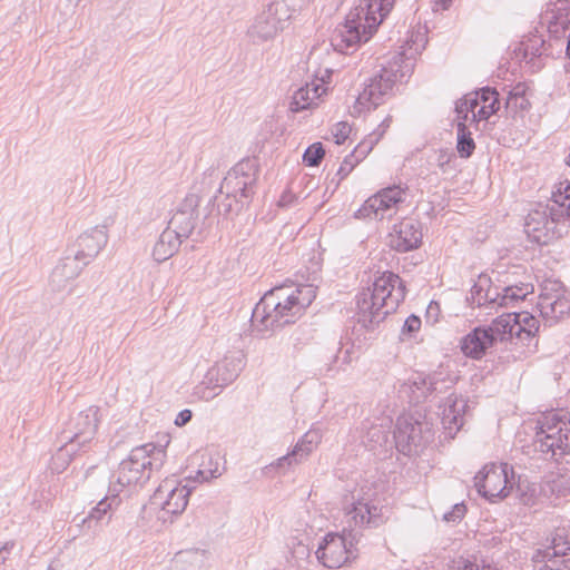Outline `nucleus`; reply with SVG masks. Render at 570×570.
I'll return each mask as SVG.
<instances>
[{
    "mask_svg": "<svg viewBox=\"0 0 570 570\" xmlns=\"http://www.w3.org/2000/svg\"><path fill=\"white\" fill-rule=\"evenodd\" d=\"M190 491L186 484L175 479L163 481L151 497V504L160 508L158 519L166 522V515L181 514L187 507Z\"/></svg>",
    "mask_w": 570,
    "mask_h": 570,
    "instance_id": "nucleus-11",
    "label": "nucleus"
},
{
    "mask_svg": "<svg viewBox=\"0 0 570 570\" xmlns=\"http://www.w3.org/2000/svg\"><path fill=\"white\" fill-rule=\"evenodd\" d=\"M459 570H499L495 566L491 564H479L476 562L471 561H464L463 567H461Z\"/></svg>",
    "mask_w": 570,
    "mask_h": 570,
    "instance_id": "nucleus-54",
    "label": "nucleus"
},
{
    "mask_svg": "<svg viewBox=\"0 0 570 570\" xmlns=\"http://www.w3.org/2000/svg\"><path fill=\"white\" fill-rule=\"evenodd\" d=\"M166 458L161 445L146 443L134 448L129 455L122 460L112 474L111 485H116L120 492L126 487L144 484L149 480L154 471H158Z\"/></svg>",
    "mask_w": 570,
    "mask_h": 570,
    "instance_id": "nucleus-4",
    "label": "nucleus"
},
{
    "mask_svg": "<svg viewBox=\"0 0 570 570\" xmlns=\"http://www.w3.org/2000/svg\"><path fill=\"white\" fill-rule=\"evenodd\" d=\"M466 512V508L463 503H456L453 505L452 510L444 513L443 520L446 522H458L460 521Z\"/></svg>",
    "mask_w": 570,
    "mask_h": 570,
    "instance_id": "nucleus-51",
    "label": "nucleus"
},
{
    "mask_svg": "<svg viewBox=\"0 0 570 570\" xmlns=\"http://www.w3.org/2000/svg\"><path fill=\"white\" fill-rule=\"evenodd\" d=\"M547 13L550 14L549 24L550 28H554V32H558L559 28H570V6L567 0H558Z\"/></svg>",
    "mask_w": 570,
    "mask_h": 570,
    "instance_id": "nucleus-36",
    "label": "nucleus"
},
{
    "mask_svg": "<svg viewBox=\"0 0 570 570\" xmlns=\"http://www.w3.org/2000/svg\"><path fill=\"white\" fill-rule=\"evenodd\" d=\"M389 433L382 425H371L363 439V443L370 450L374 451L379 446H383L387 443Z\"/></svg>",
    "mask_w": 570,
    "mask_h": 570,
    "instance_id": "nucleus-42",
    "label": "nucleus"
},
{
    "mask_svg": "<svg viewBox=\"0 0 570 570\" xmlns=\"http://www.w3.org/2000/svg\"><path fill=\"white\" fill-rule=\"evenodd\" d=\"M500 292V307H502L523 301L529 294L533 292V286L531 284L522 283L520 285L507 286Z\"/></svg>",
    "mask_w": 570,
    "mask_h": 570,
    "instance_id": "nucleus-38",
    "label": "nucleus"
},
{
    "mask_svg": "<svg viewBox=\"0 0 570 570\" xmlns=\"http://www.w3.org/2000/svg\"><path fill=\"white\" fill-rule=\"evenodd\" d=\"M217 475L212 472L210 478H216Z\"/></svg>",
    "mask_w": 570,
    "mask_h": 570,
    "instance_id": "nucleus-64",
    "label": "nucleus"
},
{
    "mask_svg": "<svg viewBox=\"0 0 570 570\" xmlns=\"http://www.w3.org/2000/svg\"><path fill=\"white\" fill-rule=\"evenodd\" d=\"M389 126L390 119H385L375 131H373L364 140H362L355 147V149L348 156L345 157L343 164L338 169V174L347 175L358 161L364 159L373 149V147L380 141Z\"/></svg>",
    "mask_w": 570,
    "mask_h": 570,
    "instance_id": "nucleus-27",
    "label": "nucleus"
},
{
    "mask_svg": "<svg viewBox=\"0 0 570 570\" xmlns=\"http://www.w3.org/2000/svg\"><path fill=\"white\" fill-rule=\"evenodd\" d=\"M184 238L166 228L158 237L153 248V257L156 262L163 263L173 257L179 249Z\"/></svg>",
    "mask_w": 570,
    "mask_h": 570,
    "instance_id": "nucleus-32",
    "label": "nucleus"
},
{
    "mask_svg": "<svg viewBox=\"0 0 570 570\" xmlns=\"http://www.w3.org/2000/svg\"><path fill=\"white\" fill-rule=\"evenodd\" d=\"M518 316V325H520V335L527 334L528 337L533 336L539 330L538 320L528 312L515 313Z\"/></svg>",
    "mask_w": 570,
    "mask_h": 570,
    "instance_id": "nucleus-44",
    "label": "nucleus"
},
{
    "mask_svg": "<svg viewBox=\"0 0 570 570\" xmlns=\"http://www.w3.org/2000/svg\"><path fill=\"white\" fill-rule=\"evenodd\" d=\"M395 0H370L365 7H356V9H363L364 21L366 22L365 28L370 31H375L383 19L390 13L394 6Z\"/></svg>",
    "mask_w": 570,
    "mask_h": 570,
    "instance_id": "nucleus-33",
    "label": "nucleus"
},
{
    "mask_svg": "<svg viewBox=\"0 0 570 570\" xmlns=\"http://www.w3.org/2000/svg\"><path fill=\"white\" fill-rule=\"evenodd\" d=\"M293 198L294 196L291 193H284L281 196L278 204L279 206H288L293 202Z\"/></svg>",
    "mask_w": 570,
    "mask_h": 570,
    "instance_id": "nucleus-59",
    "label": "nucleus"
},
{
    "mask_svg": "<svg viewBox=\"0 0 570 570\" xmlns=\"http://www.w3.org/2000/svg\"><path fill=\"white\" fill-rule=\"evenodd\" d=\"M461 99L469 106L471 111V121H479L476 114L481 104V89L478 91L469 92Z\"/></svg>",
    "mask_w": 570,
    "mask_h": 570,
    "instance_id": "nucleus-49",
    "label": "nucleus"
},
{
    "mask_svg": "<svg viewBox=\"0 0 570 570\" xmlns=\"http://www.w3.org/2000/svg\"><path fill=\"white\" fill-rule=\"evenodd\" d=\"M321 439L322 434L320 433V431L309 430L301 438V440L297 442L292 452L277 459L275 463H272L269 466H266V469H285L292 466L293 464L301 463L317 446V444L321 442Z\"/></svg>",
    "mask_w": 570,
    "mask_h": 570,
    "instance_id": "nucleus-25",
    "label": "nucleus"
},
{
    "mask_svg": "<svg viewBox=\"0 0 570 570\" xmlns=\"http://www.w3.org/2000/svg\"><path fill=\"white\" fill-rule=\"evenodd\" d=\"M118 488L116 485L109 487V493L102 498L95 508L91 509L88 517L83 520V522H90L92 520L100 522L107 519L110 520L111 513L116 510V508L120 503V499L118 497Z\"/></svg>",
    "mask_w": 570,
    "mask_h": 570,
    "instance_id": "nucleus-34",
    "label": "nucleus"
},
{
    "mask_svg": "<svg viewBox=\"0 0 570 570\" xmlns=\"http://www.w3.org/2000/svg\"><path fill=\"white\" fill-rule=\"evenodd\" d=\"M223 387L213 377L209 379V374L206 372L204 379L194 389V395L204 401H210L216 397Z\"/></svg>",
    "mask_w": 570,
    "mask_h": 570,
    "instance_id": "nucleus-40",
    "label": "nucleus"
},
{
    "mask_svg": "<svg viewBox=\"0 0 570 570\" xmlns=\"http://www.w3.org/2000/svg\"><path fill=\"white\" fill-rule=\"evenodd\" d=\"M256 181L255 173L249 163H240L232 168L223 179L219 193L233 196L234 200L249 198L253 194V186Z\"/></svg>",
    "mask_w": 570,
    "mask_h": 570,
    "instance_id": "nucleus-19",
    "label": "nucleus"
},
{
    "mask_svg": "<svg viewBox=\"0 0 570 570\" xmlns=\"http://www.w3.org/2000/svg\"><path fill=\"white\" fill-rule=\"evenodd\" d=\"M343 533L355 539L352 532L357 529L375 528L383 523V508L374 490L368 485L354 489L343 501Z\"/></svg>",
    "mask_w": 570,
    "mask_h": 570,
    "instance_id": "nucleus-5",
    "label": "nucleus"
},
{
    "mask_svg": "<svg viewBox=\"0 0 570 570\" xmlns=\"http://www.w3.org/2000/svg\"><path fill=\"white\" fill-rule=\"evenodd\" d=\"M500 288L493 286L488 275L481 274L473 284L466 301L471 307H484L492 311L500 307Z\"/></svg>",
    "mask_w": 570,
    "mask_h": 570,
    "instance_id": "nucleus-23",
    "label": "nucleus"
},
{
    "mask_svg": "<svg viewBox=\"0 0 570 570\" xmlns=\"http://www.w3.org/2000/svg\"><path fill=\"white\" fill-rule=\"evenodd\" d=\"M446 161H448V160H444V159H443V156H440V158H439V165H440V167H442V168H443V166L445 165V163H446Z\"/></svg>",
    "mask_w": 570,
    "mask_h": 570,
    "instance_id": "nucleus-62",
    "label": "nucleus"
},
{
    "mask_svg": "<svg viewBox=\"0 0 570 570\" xmlns=\"http://www.w3.org/2000/svg\"><path fill=\"white\" fill-rule=\"evenodd\" d=\"M452 386H444L443 384H439L438 389L433 391V394H440L445 393L448 390H450Z\"/></svg>",
    "mask_w": 570,
    "mask_h": 570,
    "instance_id": "nucleus-60",
    "label": "nucleus"
},
{
    "mask_svg": "<svg viewBox=\"0 0 570 570\" xmlns=\"http://www.w3.org/2000/svg\"><path fill=\"white\" fill-rule=\"evenodd\" d=\"M456 149L462 158H469L475 149V144L471 137V132L468 130L466 125L463 121L458 122Z\"/></svg>",
    "mask_w": 570,
    "mask_h": 570,
    "instance_id": "nucleus-41",
    "label": "nucleus"
},
{
    "mask_svg": "<svg viewBox=\"0 0 570 570\" xmlns=\"http://www.w3.org/2000/svg\"><path fill=\"white\" fill-rule=\"evenodd\" d=\"M434 432L429 422H422L412 415L397 417L394 440L396 449L405 454H419L426 444L432 442Z\"/></svg>",
    "mask_w": 570,
    "mask_h": 570,
    "instance_id": "nucleus-9",
    "label": "nucleus"
},
{
    "mask_svg": "<svg viewBox=\"0 0 570 570\" xmlns=\"http://www.w3.org/2000/svg\"><path fill=\"white\" fill-rule=\"evenodd\" d=\"M383 73H393L390 78L393 82L402 81L410 77L413 71L412 57H407L405 51L396 52L381 69Z\"/></svg>",
    "mask_w": 570,
    "mask_h": 570,
    "instance_id": "nucleus-35",
    "label": "nucleus"
},
{
    "mask_svg": "<svg viewBox=\"0 0 570 570\" xmlns=\"http://www.w3.org/2000/svg\"><path fill=\"white\" fill-rule=\"evenodd\" d=\"M100 421L99 407L89 406L71 416L60 434L61 446L58 449L55 461L70 459L78 451L83 450L95 438Z\"/></svg>",
    "mask_w": 570,
    "mask_h": 570,
    "instance_id": "nucleus-7",
    "label": "nucleus"
},
{
    "mask_svg": "<svg viewBox=\"0 0 570 570\" xmlns=\"http://www.w3.org/2000/svg\"><path fill=\"white\" fill-rule=\"evenodd\" d=\"M278 7L286 9V16L292 20L297 13L305 9L313 0H273Z\"/></svg>",
    "mask_w": 570,
    "mask_h": 570,
    "instance_id": "nucleus-46",
    "label": "nucleus"
},
{
    "mask_svg": "<svg viewBox=\"0 0 570 570\" xmlns=\"http://www.w3.org/2000/svg\"><path fill=\"white\" fill-rule=\"evenodd\" d=\"M491 336L493 344L497 341L510 340L513 335L520 336V325H518V316L515 313L502 314L485 328Z\"/></svg>",
    "mask_w": 570,
    "mask_h": 570,
    "instance_id": "nucleus-31",
    "label": "nucleus"
},
{
    "mask_svg": "<svg viewBox=\"0 0 570 570\" xmlns=\"http://www.w3.org/2000/svg\"><path fill=\"white\" fill-rule=\"evenodd\" d=\"M509 465L487 464L474 476V485L478 492L490 501L508 497L512 483L508 478Z\"/></svg>",
    "mask_w": 570,
    "mask_h": 570,
    "instance_id": "nucleus-14",
    "label": "nucleus"
},
{
    "mask_svg": "<svg viewBox=\"0 0 570 570\" xmlns=\"http://www.w3.org/2000/svg\"><path fill=\"white\" fill-rule=\"evenodd\" d=\"M550 489L557 495L566 497L570 494V470H564L553 478Z\"/></svg>",
    "mask_w": 570,
    "mask_h": 570,
    "instance_id": "nucleus-45",
    "label": "nucleus"
},
{
    "mask_svg": "<svg viewBox=\"0 0 570 570\" xmlns=\"http://www.w3.org/2000/svg\"><path fill=\"white\" fill-rule=\"evenodd\" d=\"M115 217L108 216L101 225L87 229L77 238V252L75 256L88 265L106 247L109 236L108 228L114 225Z\"/></svg>",
    "mask_w": 570,
    "mask_h": 570,
    "instance_id": "nucleus-18",
    "label": "nucleus"
},
{
    "mask_svg": "<svg viewBox=\"0 0 570 570\" xmlns=\"http://www.w3.org/2000/svg\"><path fill=\"white\" fill-rule=\"evenodd\" d=\"M405 298V285L399 275L385 272L376 277L371 287L363 289L356 297L358 322L372 327L395 312Z\"/></svg>",
    "mask_w": 570,
    "mask_h": 570,
    "instance_id": "nucleus-2",
    "label": "nucleus"
},
{
    "mask_svg": "<svg viewBox=\"0 0 570 570\" xmlns=\"http://www.w3.org/2000/svg\"><path fill=\"white\" fill-rule=\"evenodd\" d=\"M325 151L321 142L313 144L309 146L304 155L303 160L307 166H317L323 159Z\"/></svg>",
    "mask_w": 570,
    "mask_h": 570,
    "instance_id": "nucleus-47",
    "label": "nucleus"
},
{
    "mask_svg": "<svg viewBox=\"0 0 570 570\" xmlns=\"http://www.w3.org/2000/svg\"><path fill=\"white\" fill-rule=\"evenodd\" d=\"M242 370V361L238 357L225 356L208 368L209 379L215 381L224 389L236 380Z\"/></svg>",
    "mask_w": 570,
    "mask_h": 570,
    "instance_id": "nucleus-30",
    "label": "nucleus"
},
{
    "mask_svg": "<svg viewBox=\"0 0 570 570\" xmlns=\"http://www.w3.org/2000/svg\"><path fill=\"white\" fill-rule=\"evenodd\" d=\"M538 308L548 322H557L569 314L570 298L561 282L546 279L542 283Z\"/></svg>",
    "mask_w": 570,
    "mask_h": 570,
    "instance_id": "nucleus-13",
    "label": "nucleus"
},
{
    "mask_svg": "<svg viewBox=\"0 0 570 570\" xmlns=\"http://www.w3.org/2000/svg\"><path fill=\"white\" fill-rule=\"evenodd\" d=\"M403 189L399 186L384 188L365 200L356 212V217L380 220L390 218L396 213L397 204L403 202Z\"/></svg>",
    "mask_w": 570,
    "mask_h": 570,
    "instance_id": "nucleus-17",
    "label": "nucleus"
},
{
    "mask_svg": "<svg viewBox=\"0 0 570 570\" xmlns=\"http://www.w3.org/2000/svg\"><path fill=\"white\" fill-rule=\"evenodd\" d=\"M455 111L458 115V122L463 121L465 124L469 120V114H471V111L469 109V106L462 99L456 101Z\"/></svg>",
    "mask_w": 570,
    "mask_h": 570,
    "instance_id": "nucleus-53",
    "label": "nucleus"
},
{
    "mask_svg": "<svg viewBox=\"0 0 570 570\" xmlns=\"http://www.w3.org/2000/svg\"><path fill=\"white\" fill-rule=\"evenodd\" d=\"M425 42V35L417 32L415 38L414 35L411 36L410 40L406 41V45L409 46L410 50L413 49L415 53H419L424 48Z\"/></svg>",
    "mask_w": 570,
    "mask_h": 570,
    "instance_id": "nucleus-52",
    "label": "nucleus"
},
{
    "mask_svg": "<svg viewBox=\"0 0 570 570\" xmlns=\"http://www.w3.org/2000/svg\"><path fill=\"white\" fill-rule=\"evenodd\" d=\"M316 297L309 284H283L266 292L256 304L252 323L258 331H269L294 323Z\"/></svg>",
    "mask_w": 570,
    "mask_h": 570,
    "instance_id": "nucleus-1",
    "label": "nucleus"
},
{
    "mask_svg": "<svg viewBox=\"0 0 570 570\" xmlns=\"http://www.w3.org/2000/svg\"><path fill=\"white\" fill-rule=\"evenodd\" d=\"M198 478H202V480H207V479H208L207 476H205V474H204V472H203V471H198V472H197V479H198Z\"/></svg>",
    "mask_w": 570,
    "mask_h": 570,
    "instance_id": "nucleus-61",
    "label": "nucleus"
},
{
    "mask_svg": "<svg viewBox=\"0 0 570 570\" xmlns=\"http://www.w3.org/2000/svg\"><path fill=\"white\" fill-rule=\"evenodd\" d=\"M493 345L491 336L485 328L476 327L461 341V350L464 355L479 360L487 350Z\"/></svg>",
    "mask_w": 570,
    "mask_h": 570,
    "instance_id": "nucleus-29",
    "label": "nucleus"
},
{
    "mask_svg": "<svg viewBox=\"0 0 570 570\" xmlns=\"http://www.w3.org/2000/svg\"><path fill=\"white\" fill-rule=\"evenodd\" d=\"M421 328V320L415 315H410L401 330V340L405 341L414 336L415 333Z\"/></svg>",
    "mask_w": 570,
    "mask_h": 570,
    "instance_id": "nucleus-48",
    "label": "nucleus"
},
{
    "mask_svg": "<svg viewBox=\"0 0 570 570\" xmlns=\"http://www.w3.org/2000/svg\"><path fill=\"white\" fill-rule=\"evenodd\" d=\"M315 554L328 569H337L356 558L352 541L337 532L327 533L320 542Z\"/></svg>",
    "mask_w": 570,
    "mask_h": 570,
    "instance_id": "nucleus-15",
    "label": "nucleus"
},
{
    "mask_svg": "<svg viewBox=\"0 0 570 570\" xmlns=\"http://www.w3.org/2000/svg\"><path fill=\"white\" fill-rule=\"evenodd\" d=\"M191 411L190 410H183L178 413V415L175 419V424L177 426H183L187 424L191 420Z\"/></svg>",
    "mask_w": 570,
    "mask_h": 570,
    "instance_id": "nucleus-57",
    "label": "nucleus"
},
{
    "mask_svg": "<svg viewBox=\"0 0 570 570\" xmlns=\"http://www.w3.org/2000/svg\"><path fill=\"white\" fill-rule=\"evenodd\" d=\"M456 377L451 376L444 370L435 371L429 375L414 373L402 384L400 393L407 396L411 403L419 404L433 395V391L438 389L439 384L453 386Z\"/></svg>",
    "mask_w": 570,
    "mask_h": 570,
    "instance_id": "nucleus-12",
    "label": "nucleus"
},
{
    "mask_svg": "<svg viewBox=\"0 0 570 570\" xmlns=\"http://www.w3.org/2000/svg\"><path fill=\"white\" fill-rule=\"evenodd\" d=\"M363 13V9L354 8L346 16L345 22L336 27L331 38L334 50L347 53L354 51L361 42H366L371 38L374 31L365 28L366 22Z\"/></svg>",
    "mask_w": 570,
    "mask_h": 570,
    "instance_id": "nucleus-10",
    "label": "nucleus"
},
{
    "mask_svg": "<svg viewBox=\"0 0 570 570\" xmlns=\"http://www.w3.org/2000/svg\"><path fill=\"white\" fill-rule=\"evenodd\" d=\"M330 77L331 71L326 69L324 75L321 77L316 75V81L314 80L297 89L292 98L291 110L293 112H298L317 106V100L326 92L325 78Z\"/></svg>",
    "mask_w": 570,
    "mask_h": 570,
    "instance_id": "nucleus-24",
    "label": "nucleus"
},
{
    "mask_svg": "<svg viewBox=\"0 0 570 570\" xmlns=\"http://www.w3.org/2000/svg\"><path fill=\"white\" fill-rule=\"evenodd\" d=\"M530 101L524 95V88L518 85L512 91L509 92L507 98L505 108L514 114L528 110Z\"/></svg>",
    "mask_w": 570,
    "mask_h": 570,
    "instance_id": "nucleus-43",
    "label": "nucleus"
},
{
    "mask_svg": "<svg viewBox=\"0 0 570 570\" xmlns=\"http://www.w3.org/2000/svg\"><path fill=\"white\" fill-rule=\"evenodd\" d=\"M567 55L569 56L570 58V33H569V37H568V43H567Z\"/></svg>",
    "mask_w": 570,
    "mask_h": 570,
    "instance_id": "nucleus-63",
    "label": "nucleus"
},
{
    "mask_svg": "<svg viewBox=\"0 0 570 570\" xmlns=\"http://www.w3.org/2000/svg\"><path fill=\"white\" fill-rule=\"evenodd\" d=\"M206 560V552L195 549L178 552L175 562L176 564H180L183 570H186L187 567L191 570H199L204 567Z\"/></svg>",
    "mask_w": 570,
    "mask_h": 570,
    "instance_id": "nucleus-39",
    "label": "nucleus"
},
{
    "mask_svg": "<svg viewBox=\"0 0 570 570\" xmlns=\"http://www.w3.org/2000/svg\"><path fill=\"white\" fill-rule=\"evenodd\" d=\"M289 21L286 9L272 1L252 19L246 30V37L252 45L273 41L285 30Z\"/></svg>",
    "mask_w": 570,
    "mask_h": 570,
    "instance_id": "nucleus-8",
    "label": "nucleus"
},
{
    "mask_svg": "<svg viewBox=\"0 0 570 570\" xmlns=\"http://www.w3.org/2000/svg\"><path fill=\"white\" fill-rule=\"evenodd\" d=\"M452 1L453 0H435L432 9L433 11L445 10L451 6Z\"/></svg>",
    "mask_w": 570,
    "mask_h": 570,
    "instance_id": "nucleus-58",
    "label": "nucleus"
},
{
    "mask_svg": "<svg viewBox=\"0 0 570 570\" xmlns=\"http://www.w3.org/2000/svg\"><path fill=\"white\" fill-rule=\"evenodd\" d=\"M351 125L346 121H340L332 128V136L335 144L342 145L348 138L351 134Z\"/></svg>",
    "mask_w": 570,
    "mask_h": 570,
    "instance_id": "nucleus-50",
    "label": "nucleus"
},
{
    "mask_svg": "<svg viewBox=\"0 0 570 570\" xmlns=\"http://www.w3.org/2000/svg\"><path fill=\"white\" fill-rule=\"evenodd\" d=\"M466 402L454 394L448 396L442 410V424L449 436L453 438L464 424Z\"/></svg>",
    "mask_w": 570,
    "mask_h": 570,
    "instance_id": "nucleus-28",
    "label": "nucleus"
},
{
    "mask_svg": "<svg viewBox=\"0 0 570 570\" xmlns=\"http://www.w3.org/2000/svg\"><path fill=\"white\" fill-rule=\"evenodd\" d=\"M567 220H570V184L564 187L560 184L548 204H539L528 214L524 232L531 242L548 245L562 236Z\"/></svg>",
    "mask_w": 570,
    "mask_h": 570,
    "instance_id": "nucleus-3",
    "label": "nucleus"
},
{
    "mask_svg": "<svg viewBox=\"0 0 570 570\" xmlns=\"http://www.w3.org/2000/svg\"><path fill=\"white\" fill-rule=\"evenodd\" d=\"M13 548V541H8L2 547H0V564H3L9 559Z\"/></svg>",
    "mask_w": 570,
    "mask_h": 570,
    "instance_id": "nucleus-55",
    "label": "nucleus"
},
{
    "mask_svg": "<svg viewBox=\"0 0 570 570\" xmlns=\"http://www.w3.org/2000/svg\"><path fill=\"white\" fill-rule=\"evenodd\" d=\"M499 94L495 89L484 87L481 89V104L478 109L479 120H487L490 116L494 115L499 108L500 102L498 99Z\"/></svg>",
    "mask_w": 570,
    "mask_h": 570,
    "instance_id": "nucleus-37",
    "label": "nucleus"
},
{
    "mask_svg": "<svg viewBox=\"0 0 570 570\" xmlns=\"http://www.w3.org/2000/svg\"><path fill=\"white\" fill-rule=\"evenodd\" d=\"M535 563H543L540 570L570 569V527L558 528L551 546L533 554Z\"/></svg>",
    "mask_w": 570,
    "mask_h": 570,
    "instance_id": "nucleus-16",
    "label": "nucleus"
},
{
    "mask_svg": "<svg viewBox=\"0 0 570 570\" xmlns=\"http://www.w3.org/2000/svg\"><path fill=\"white\" fill-rule=\"evenodd\" d=\"M391 76L393 73H383L381 70L380 73L370 79L363 91L357 96L355 108L358 112L365 108H375L383 102V98L392 91L395 85L393 79L390 78Z\"/></svg>",
    "mask_w": 570,
    "mask_h": 570,
    "instance_id": "nucleus-21",
    "label": "nucleus"
},
{
    "mask_svg": "<svg viewBox=\"0 0 570 570\" xmlns=\"http://www.w3.org/2000/svg\"><path fill=\"white\" fill-rule=\"evenodd\" d=\"M537 429L533 449L544 460H558L570 448V412H549L538 421Z\"/></svg>",
    "mask_w": 570,
    "mask_h": 570,
    "instance_id": "nucleus-6",
    "label": "nucleus"
},
{
    "mask_svg": "<svg viewBox=\"0 0 570 570\" xmlns=\"http://www.w3.org/2000/svg\"><path fill=\"white\" fill-rule=\"evenodd\" d=\"M422 237L420 224L413 219H405L394 226L393 232L389 235V244L393 249L405 253L417 248Z\"/></svg>",
    "mask_w": 570,
    "mask_h": 570,
    "instance_id": "nucleus-22",
    "label": "nucleus"
},
{
    "mask_svg": "<svg viewBox=\"0 0 570 570\" xmlns=\"http://www.w3.org/2000/svg\"><path fill=\"white\" fill-rule=\"evenodd\" d=\"M85 266L75 255L62 258L51 272L49 278L51 291L56 293L65 291L70 282L80 275Z\"/></svg>",
    "mask_w": 570,
    "mask_h": 570,
    "instance_id": "nucleus-26",
    "label": "nucleus"
},
{
    "mask_svg": "<svg viewBox=\"0 0 570 570\" xmlns=\"http://www.w3.org/2000/svg\"><path fill=\"white\" fill-rule=\"evenodd\" d=\"M200 197L196 194H188L174 212L168 222L167 228L177 232V235L187 239L195 229L198 220V207Z\"/></svg>",
    "mask_w": 570,
    "mask_h": 570,
    "instance_id": "nucleus-20",
    "label": "nucleus"
},
{
    "mask_svg": "<svg viewBox=\"0 0 570 570\" xmlns=\"http://www.w3.org/2000/svg\"><path fill=\"white\" fill-rule=\"evenodd\" d=\"M233 196L225 195V199L218 204V213L223 215H228L233 210Z\"/></svg>",
    "mask_w": 570,
    "mask_h": 570,
    "instance_id": "nucleus-56",
    "label": "nucleus"
}]
</instances>
